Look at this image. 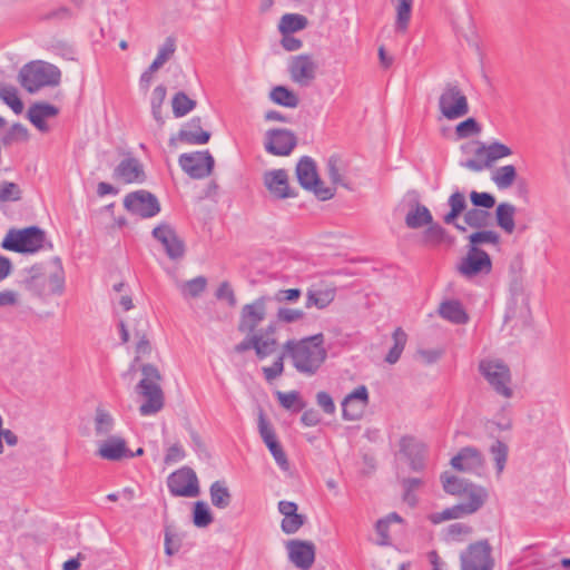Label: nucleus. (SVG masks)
I'll return each mask as SVG.
<instances>
[{
    "label": "nucleus",
    "mask_w": 570,
    "mask_h": 570,
    "mask_svg": "<svg viewBox=\"0 0 570 570\" xmlns=\"http://www.w3.org/2000/svg\"><path fill=\"white\" fill-rule=\"evenodd\" d=\"M323 333L288 340L283 350L291 358L294 368L306 376L315 375L327 358Z\"/></svg>",
    "instance_id": "1"
},
{
    "label": "nucleus",
    "mask_w": 570,
    "mask_h": 570,
    "mask_svg": "<svg viewBox=\"0 0 570 570\" xmlns=\"http://www.w3.org/2000/svg\"><path fill=\"white\" fill-rule=\"evenodd\" d=\"M55 262L58 263V267L51 274H46L45 265L41 263L24 268L26 276L21 281L24 289L41 299L49 296H61L66 288V276L61 259L56 257Z\"/></svg>",
    "instance_id": "2"
},
{
    "label": "nucleus",
    "mask_w": 570,
    "mask_h": 570,
    "mask_svg": "<svg viewBox=\"0 0 570 570\" xmlns=\"http://www.w3.org/2000/svg\"><path fill=\"white\" fill-rule=\"evenodd\" d=\"M19 80L27 92L36 94L43 87L58 86L61 81V71L52 63L36 60L21 68Z\"/></svg>",
    "instance_id": "3"
},
{
    "label": "nucleus",
    "mask_w": 570,
    "mask_h": 570,
    "mask_svg": "<svg viewBox=\"0 0 570 570\" xmlns=\"http://www.w3.org/2000/svg\"><path fill=\"white\" fill-rule=\"evenodd\" d=\"M144 379L139 381L136 390L139 394L146 397V402L139 407L141 415H150L159 412L164 406V393L157 383L161 380L158 368L150 363L141 366Z\"/></svg>",
    "instance_id": "4"
},
{
    "label": "nucleus",
    "mask_w": 570,
    "mask_h": 570,
    "mask_svg": "<svg viewBox=\"0 0 570 570\" xmlns=\"http://www.w3.org/2000/svg\"><path fill=\"white\" fill-rule=\"evenodd\" d=\"M46 233L39 226L10 229L1 242V247L19 254H35L45 247Z\"/></svg>",
    "instance_id": "5"
},
{
    "label": "nucleus",
    "mask_w": 570,
    "mask_h": 570,
    "mask_svg": "<svg viewBox=\"0 0 570 570\" xmlns=\"http://www.w3.org/2000/svg\"><path fill=\"white\" fill-rule=\"evenodd\" d=\"M296 178L307 191H312L320 200H328L334 197L335 188L324 186L316 163L309 156H303L295 168Z\"/></svg>",
    "instance_id": "6"
},
{
    "label": "nucleus",
    "mask_w": 570,
    "mask_h": 570,
    "mask_svg": "<svg viewBox=\"0 0 570 570\" xmlns=\"http://www.w3.org/2000/svg\"><path fill=\"white\" fill-rule=\"evenodd\" d=\"M479 371L498 394L504 397L512 396L513 392L509 386L511 372L505 363L499 360H484L480 362Z\"/></svg>",
    "instance_id": "7"
},
{
    "label": "nucleus",
    "mask_w": 570,
    "mask_h": 570,
    "mask_svg": "<svg viewBox=\"0 0 570 570\" xmlns=\"http://www.w3.org/2000/svg\"><path fill=\"white\" fill-rule=\"evenodd\" d=\"M441 114L449 120H454L469 112L466 96L456 83H448L439 98Z\"/></svg>",
    "instance_id": "8"
},
{
    "label": "nucleus",
    "mask_w": 570,
    "mask_h": 570,
    "mask_svg": "<svg viewBox=\"0 0 570 570\" xmlns=\"http://www.w3.org/2000/svg\"><path fill=\"white\" fill-rule=\"evenodd\" d=\"M124 207L131 215L140 218H151L160 213L158 198L146 189L131 191L125 196Z\"/></svg>",
    "instance_id": "9"
},
{
    "label": "nucleus",
    "mask_w": 570,
    "mask_h": 570,
    "mask_svg": "<svg viewBox=\"0 0 570 570\" xmlns=\"http://www.w3.org/2000/svg\"><path fill=\"white\" fill-rule=\"evenodd\" d=\"M178 164L193 179L206 178L212 175L215 168V159L209 150L181 154Z\"/></svg>",
    "instance_id": "10"
},
{
    "label": "nucleus",
    "mask_w": 570,
    "mask_h": 570,
    "mask_svg": "<svg viewBox=\"0 0 570 570\" xmlns=\"http://www.w3.org/2000/svg\"><path fill=\"white\" fill-rule=\"evenodd\" d=\"M272 298L267 295L259 296L254 302L245 304L239 314L237 330L240 333H256L258 325L265 321L267 315V303Z\"/></svg>",
    "instance_id": "11"
},
{
    "label": "nucleus",
    "mask_w": 570,
    "mask_h": 570,
    "mask_svg": "<svg viewBox=\"0 0 570 570\" xmlns=\"http://www.w3.org/2000/svg\"><path fill=\"white\" fill-rule=\"evenodd\" d=\"M167 487L173 497L194 498L199 494L197 475L189 466H183L170 473L167 478Z\"/></svg>",
    "instance_id": "12"
},
{
    "label": "nucleus",
    "mask_w": 570,
    "mask_h": 570,
    "mask_svg": "<svg viewBox=\"0 0 570 570\" xmlns=\"http://www.w3.org/2000/svg\"><path fill=\"white\" fill-rule=\"evenodd\" d=\"M461 570H492L494 562L491 558V546L488 540L471 543L461 553Z\"/></svg>",
    "instance_id": "13"
},
{
    "label": "nucleus",
    "mask_w": 570,
    "mask_h": 570,
    "mask_svg": "<svg viewBox=\"0 0 570 570\" xmlns=\"http://www.w3.org/2000/svg\"><path fill=\"white\" fill-rule=\"evenodd\" d=\"M487 498L488 493H482L481 490L476 489V492L471 493V500L468 502L446 508L442 512L432 513L429 515V520L433 524H439L445 520L459 519L464 515H470L483 507Z\"/></svg>",
    "instance_id": "14"
},
{
    "label": "nucleus",
    "mask_w": 570,
    "mask_h": 570,
    "mask_svg": "<svg viewBox=\"0 0 570 570\" xmlns=\"http://www.w3.org/2000/svg\"><path fill=\"white\" fill-rule=\"evenodd\" d=\"M297 145L296 135L286 128H273L266 131L264 147L274 156H288Z\"/></svg>",
    "instance_id": "15"
},
{
    "label": "nucleus",
    "mask_w": 570,
    "mask_h": 570,
    "mask_svg": "<svg viewBox=\"0 0 570 570\" xmlns=\"http://www.w3.org/2000/svg\"><path fill=\"white\" fill-rule=\"evenodd\" d=\"M151 235L164 246L170 259L176 261L184 257L186 252L185 243L170 224L160 223L153 229Z\"/></svg>",
    "instance_id": "16"
},
{
    "label": "nucleus",
    "mask_w": 570,
    "mask_h": 570,
    "mask_svg": "<svg viewBox=\"0 0 570 570\" xmlns=\"http://www.w3.org/2000/svg\"><path fill=\"white\" fill-rule=\"evenodd\" d=\"M264 186L271 196L276 200L295 198L298 196L296 189L291 187L286 169H272L263 176Z\"/></svg>",
    "instance_id": "17"
},
{
    "label": "nucleus",
    "mask_w": 570,
    "mask_h": 570,
    "mask_svg": "<svg viewBox=\"0 0 570 570\" xmlns=\"http://www.w3.org/2000/svg\"><path fill=\"white\" fill-rule=\"evenodd\" d=\"M286 549L289 561L301 570H309L316 556V547L312 541L293 539L287 541Z\"/></svg>",
    "instance_id": "18"
},
{
    "label": "nucleus",
    "mask_w": 570,
    "mask_h": 570,
    "mask_svg": "<svg viewBox=\"0 0 570 570\" xmlns=\"http://www.w3.org/2000/svg\"><path fill=\"white\" fill-rule=\"evenodd\" d=\"M317 65L311 55L302 53L292 57L288 65L291 79L302 87L309 86L316 78Z\"/></svg>",
    "instance_id": "19"
},
{
    "label": "nucleus",
    "mask_w": 570,
    "mask_h": 570,
    "mask_svg": "<svg viewBox=\"0 0 570 570\" xmlns=\"http://www.w3.org/2000/svg\"><path fill=\"white\" fill-rule=\"evenodd\" d=\"M460 274L471 278L479 274H489L492 271L490 255L483 249H469L458 266Z\"/></svg>",
    "instance_id": "20"
},
{
    "label": "nucleus",
    "mask_w": 570,
    "mask_h": 570,
    "mask_svg": "<svg viewBox=\"0 0 570 570\" xmlns=\"http://www.w3.org/2000/svg\"><path fill=\"white\" fill-rule=\"evenodd\" d=\"M368 404V391L365 385H360L347 394L342 402V416L346 421L361 419Z\"/></svg>",
    "instance_id": "21"
},
{
    "label": "nucleus",
    "mask_w": 570,
    "mask_h": 570,
    "mask_svg": "<svg viewBox=\"0 0 570 570\" xmlns=\"http://www.w3.org/2000/svg\"><path fill=\"white\" fill-rule=\"evenodd\" d=\"M112 178L124 184L144 183L146 174L139 159L128 156L116 166Z\"/></svg>",
    "instance_id": "22"
},
{
    "label": "nucleus",
    "mask_w": 570,
    "mask_h": 570,
    "mask_svg": "<svg viewBox=\"0 0 570 570\" xmlns=\"http://www.w3.org/2000/svg\"><path fill=\"white\" fill-rule=\"evenodd\" d=\"M212 134L202 129V118L193 117L177 134V140L187 145H205L210 140ZM176 138L169 139L170 145H175Z\"/></svg>",
    "instance_id": "23"
},
{
    "label": "nucleus",
    "mask_w": 570,
    "mask_h": 570,
    "mask_svg": "<svg viewBox=\"0 0 570 570\" xmlns=\"http://www.w3.org/2000/svg\"><path fill=\"white\" fill-rule=\"evenodd\" d=\"M451 465L458 471L478 472L483 469L484 459L476 448L464 446L451 459Z\"/></svg>",
    "instance_id": "24"
},
{
    "label": "nucleus",
    "mask_w": 570,
    "mask_h": 570,
    "mask_svg": "<svg viewBox=\"0 0 570 570\" xmlns=\"http://www.w3.org/2000/svg\"><path fill=\"white\" fill-rule=\"evenodd\" d=\"M400 452L409 460L411 470L422 471L425 468L424 445L416 442L413 436L405 435L401 438Z\"/></svg>",
    "instance_id": "25"
},
{
    "label": "nucleus",
    "mask_w": 570,
    "mask_h": 570,
    "mask_svg": "<svg viewBox=\"0 0 570 570\" xmlns=\"http://www.w3.org/2000/svg\"><path fill=\"white\" fill-rule=\"evenodd\" d=\"M407 195L413 197V204L411 205L412 208L405 216V225L411 229H419L428 224H431L433 216L426 206L420 204L417 193L412 190L409 191Z\"/></svg>",
    "instance_id": "26"
},
{
    "label": "nucleus",
    "mask_w": 570,
    "mask_h": 570,
    "mask_svg": "<svg viewBox=\"0 0 570 570\" xmlns=\"http://www.w3.org/2000/svg\"><path fill=\"white\" fill-rule=\"evenodd\" d=\"M441 481L443 490L452 495L466 494L469 497V500H471V493L476 492V489L481 490L482 493H487V490L483 487L473 484L472 482H469L465 479L455 475H450L448 474V472H444L441 475Z\"/></svg>",
    "instance_id": "27"
},
{
    "label": "nucleus",
    "mask_w": 570,
    "mask_h": 570,
    "mask_svg": "<svg viewBox=\"0 0 570 570\" xmlns=\"http://www.w3.org/2000/svg\"><path fill=\"white\" fill-rule=\"evenodd\" d=\"M59 115V108L48 102H35L28 110V119L40 131L48 130L47 118Z\"/></svg>",
    "instance_id": "28"
},
{
    "label": "nucleus",
    "mask_w": 570,
    "mask_h": 570,
    "mask_svg": "<svg viewBox=\"0 0 570 570\" xmlns=\"http://www.w3.org/2000/svg\"><path fill=\"white\" fill-rule=\"evenodd\" d=\"M426 228L422 233L419 243L422 246L435 248L439 247L443 243L452 244L454 242V237L450 236L444 227H442L439 223H434L432 220L431 224L425 225Z\"/></svg>",
    "instance_id": "29"
},
{
    "label": "nucleus",
    "mask_w": 570,
    "mask_h": 570,
    "mask_svg": "<svg viewBox=\"0 0 570 570\" xmlns=\"http://www.w3.org/2000/svg\"><path fill=\"white\" fill-rule=\"evenodd\" d=\"M99 455L109 461H119L127 455H131V451L127 448L126 441L121 438L112 436L108 439L99 449Z\"/></svg>",
    "instance_id": "30"
},
{
    "label": "nucleus",
    "mask_w": 570,
    "mask_h": 570,
    "mask_svg": "<svg viewBox=\"0 0 570 570\" xmlns=\"http://www.w3.org/2000/svg\"><path fill=\"white\" fill-rule=\"evenodd\" d=\"M439 314L442 318L456 325L466 324L469 322V315L458 299H449L441 303Z\"/></svg>",
    "instance_id": "31"
},
{
    "label": "nucleus",
    "mask_w": 570,
    "mask_h": 570,
    "mask_svg": "<svg viewBox=\"0 0 570 570\" xmlns=\"http://www.w3.org/2000/svg\"><path fill=\"white\" fill-rule=\"evenodd\" d=\"M448 205L450 206V210L443 216L445 224H454V222L468 210L465 196L458 189L450 195Z\"/></svg>",
    "instance_id": "32"
},
{
    "label": "nucleus",
    "mask_w": 570,
    "mask_h": 570,
    "mask_svg": "<svg viewBox=\"0 0 570 570\" xmlns=\"http://www.w3.org/2000/svg\"><path fill=\"white\" fill-rule=\"evenodd\" d=\"M514 214L515 207L509 203H500L495 208L497 225L507 234H512L515 229Z\"/></svg>",
    "instance_id": "33"
},
{
    "label": "nucleus",
    "mask_w": 570,
    "mask_h": 570,
    "mask_svg": "<svg viewBox=\"0 0 570 570\" xmlns=\"http://www.w3.org/2000/svg\"><path fill=\"white\" fill-rule=\"evenodd\" d=\"M308 26V19L299 13H285L278 22L281 35L295 33L304 30Z\"/></svg>",
    "instance_id": "34"
},
{
    "label": "nucleus",
    "mask_w": 570,
    "mask_h": 570,
    "mask_svg": "<svg viewBox=\"0 0 570 570\" xmlns=\"http://www.w3.org/2000/svg\"><path fill=\"white\" fill-rule=\"evenodd\" d=\"M483 153H487L485 165L491 166L493 161L512 155V149L500 141H493L489 146L482 145L475 150L476 156Z\"/></svg>",
    "instance_id": "35"
},
{
    "label": "nucleus",
    "mask_w": 570,
    "mask_h": 570,
    "mask_svg": "<svg viewBox=\"0 0 570 570\" xmlns=\"http://www.w3.org/2000/svg\"><path fill=\"white\" fill-rule=\"evenodd\" d=\"M271 100L279 106L296 108L299 104L297 95L286 86H276L269 94Z\"/></svg>",
    "instance_id": "36"
},
{
    "label": "nucleus",
    "mask_w": 570,
    "mask_h": 570,
    "mask_svg": "<svg viewBox=\"0 0 570 570\" xmlns=\"http://www.w3.org/2000/svg\"><path fill=\"white\" fill-rule=\"evenodd\" d=\"M212 504L217 509H226L232 502V494L225 481H215L209 488Z\"/></svg>",
    "instance_id": "37"
},
{
    "label": "nucleus",
    "mask_w": 570,
    "mask_h": 570,
    "mask_svg": "<svg viewBox=\"0 0 570 570\" xmlns=\"http://www.w3.org/2000/svg\"><path fill=\"white\" fill-rule=\"evenodd\" d=\"M275 395L281 406L293 413H298L306 407V402L302 399L298 391H277Z\"/></svg>",
    "instance_id": "38"
},
{
    "label": "nucleus",
    "mask_w": 570,
    "mask_h": 570,
    "mask_svg": "<svg viewBox=\"0 0 570 570\" xmlns=\"http://www.w3.org/2000/svg\"><path fill=\"white\" fill-rule=\"evenodd\" d=\"M464 223L475 229H482L491 224V213L480 208H470L463 215Z\"/></svg>",
    "instance_id": "39"
},
{
    "label": "nucleus",
    "mask_w": 570,
    "mask_h": 570,
    "mask_svg": "<svg viewBox=\"0 0 570 570\" xmlns=\"http://www.w3.org/2000/svg\"><path fill=\"white\" fill-rule=\"evenodd\" d=\"M392 338L393 346L390 348L385 356V362L389 364H395L400 360L407 341V334L403 331L402 327H396L393 332Z\"/></svg>",
    "instance_id": "40"
},
{
    "label": "nucleus",
    "mask_w": 570,
    "mask_h": 570,
    "mask_svg": "<svg viewBox=\"0 0 570 570\" xmlns=\"http://www.w3.org/2000/svg\"><path fill=\"white\" fill-rule=\"evenodd\" d=\"M196 100L189 98L184 91H178L171 99L173 114L181 118L196 108Z\"/></svg>",
    "instance_id": "41"
},
{
    "label": "nucleus",
    "mask_w": 570,
    "mask_h": 570,
    "mask_svg": "<svg viewBox=\"0 0 570 570\" xmlns=\"http://www.w3.org/2000/svg\"><path fill=\"white\" fill-rule=\"evenodd\" d=\"M469 249H481L480 246L483 244H500V235L494 230L478 229L476 232L469 235Z\"/></svg>",
    "instance_id": "42"
},
{
    "label": "nucleus",
    "mask_w": 570,
    "mask_h": 570,
    "mask_svg": "<svg viewBox=\"0 0 570 570\" xmlns=\"http://www.w3.org/2000/svg\"><path fill=\"white\" fill-rule=\"evenodd\" d=\"M517 178V169L513 165H505L499 167L492 174V180L500 189H507L511 187Z\"/></svg>",
    "instance_id": "43"
},
{
    "label": "nucleus",
    "mask_w": 570,
    "mask_h": 570,
    "mask_svg": "<svg viewBox=\"0 0 570 570\" xmlns=\"http://www.w3.org/2000/svg\"><path fill=\"white\" fill-rule=\"evenodd\" d=\"M214 521L208 504L204 501H196L193 504V523L197 528H206Z\"/></svg>",
    "instance_id": "44"
},
{
    "label": "nucleus",
    "mask_w": 570,
    "mask_h": 570,
    "mask_svg": "<svg viewBox=\"0 0 570 570\" xmlns=\"http://www.w3.org/2000/svg\"><path fill=\"white\" fill-rule=\"evenodd\" d=\"M176 50V40L174 37H167L164 45L159 48L154 61L150 63V71H157L174 55Z\"/></svg>",
    "instance_id": "45"
},
{
    "label": "nucleus",
    "mask_w": 570,
    "mask_h": 570,
    "mask_svg": "<svg viewBox=\"0 0 570 570\" xmlns=\"http://www.w3.org/2000/svg\"><path fill=\"white\" fill-rule=\"evenodd\" d=\"M413 0H399L396 6V21L395 29L397 31H405L412 13Z\"/></svg>",
    "instance_id": "46"
},
{
    "label": "nucleus",
    "mask_w": 570,
    "mask_h": 570,
    "mask_svg": "<svg viewBox=\"0 0 570 570\" xmlns=\"http://www.w3.org/2000/svg\"><path fill=\"white\" fill-rule=\"evenodd\" d=\"M0 99L8 105L17 115L23 111V102L17 95V89L12 86H0Z\"/></svg>",
    "instance_id": "47"
},
{
    "label": "nucleus",
    "mask_w": 570,
    "mask_h": 570,
    "mask_svg": "<svg viewBox=\"0 0 570 570\" xmlns=\"http://www.w3.org/2000/svg\"><path fill=\"white\" fill-rule=\"evenodd\" d=\"M258 431L267 449L275 444L276 442H278L275 430L272 426V424L267 421L263 411H261L258 415Z\"/></svg>",
    "instance_id": "48"
},
{
    "label": "nucleus",
    "mask_w": 570,
    "mask_h": 570,
    "mask_svg": "<svg viewBox=\"0 0 570 570\" xmlns=\"http://www.w3.org/2000/svg\"><path fill=\"white\" fill-rule=\"evenodd\" d=\"M207 278L205 276H197L190 281H187L181 286V294L185 297H198L206 289Z\"/></svg>",
    "instance_id": "49"
},
{
    "label": "nucleus",
    "mask_w": 570,
    "mask_h": 570,
    "mask_svg": "<svg viewBox=\"0 0 570 570\" xmlns=\"http://www.w3.org/2000/svg\"><path fill=\"white\" fill-rule=\"evenodd\" d=\"M333 301V295L324 291H308L305 306L307 308L315 306L320 309L327 307Z\"/></svg>",
    "instance_id": "50"
},
{
    "label": "nucleus",
    "mask_w": 570,
    "mask_h": 570,
    "mask_svg": "<svg viewBox=\"0 0 570 570\" xmlns=\"http://www.w3.org/2000/svg\"><path fill=\"white\" fill-rule=\"evenodd\" d=\"M22 190L18 184L3 180L0 183V203L19 202Z\"/></svg>",
    "instance_id": "51"
},
{
    "label": "nucleus",
    "mask_w": 570,
    "mask_h": 570,
    "mask_svg": "<svg viewBox=\"0 0 570 570\" xmlns=\"http://www.w3.org/2000/svg\"><path fill=\"white\" fill-rule=\"evenodd\" d=\"M29 139L28 129L20 122L13 124L10 129L3 135L2 142L9 146L16 141H27Z\"/></svg>",
    "instance_id": "52"
},
{
    "label": "nucleus",
    "mask_w": 570,
    "mask_h": 570,
    "mask_svg": "<svg viewBox=\"0 0 570 570\" xmlns=\"http://www.w3.org/2000/svg\"><path fill=\"white\" fill-rule=\"evenodd\" d=\"M305 522L306 515L295 512L283 518L281 529L286 534H294L305 524Z\"/></svg>",
    "instance_id": "53"
},
{
    "label": "nucleus",
    "mask_w": 570,
    "mask_h": 570,
    "mask_svg": "<svg viewBox=\"0 0 570 570\" xmlns=\"http://www.w3.org/2000/svg\"><path fill=\"white\" fill-rule=\"evenodd\" d=\"M482 130L481 125L473 117L466 118L459 122L455 127L458 138L463 139L480 134Z\"/></svg>",
    "instance_id": "54"
},
{
    "label": "nucleus",
    "mask_w": 570,
    "mask_h": 570,
    "mask_svg": "<svg viewBox=\"0 0 570 570\" xmlns=\"http://www.w3.org/2000/svg\"><path fill=\"white\" fill-rule=\"evenodd\" d=\"M490 452L493 455L498 473H501L503 471L507 460H508V452H509L508 445L503 441L497 440L491 445Z\"/></svg>",
    "instance_id": "55"
},
{
    "label": "nucleus",
    "mask_w": 570,
    "mask_h": 570,
    "mask_svg": "<svg viewBox=\"0 0 570 570\" xmlns=\"http://www.w3.org/2000/svg\"><path fill=\"white\" fill-rule=\"evenodd\" d=\"M470 200L474 208L491 209L495 205V197L488 191L472 190L470 193Z\"/></svg>",
    "instance_id": "56"
},
{
    "label": "nucleus",
    "mask_w": 570,
    "mask_h": 570,
    "mask_svg": "<svg viewBox=\"0 0 570 570\" xmlns=\"http://www.w3.org/2000/svg\"><path fill=\"white\" fill-rule=\"evenodd\" d=\"M114 426L112 416L105 410L98 407L96 411L95 430L98 435L108 434Z\"/></svg>",
    "instance_id": "57"
},
{
    "label": "nucleus",
    "mask_w": 570,
    "mask_h": 570,
    "mask_svg": "<svg viewBox=\"0 0 570 570\" xmlns=\"http://www.w3.org/2000/svg\"><path fill=\"white\" fill-rule=\"evenodd\" d=\"M285 356H287V354L285 351H283V353L273 362L271 366L263 367V373L266 381L272 382L283 374Z\"/></svg>",
    "instance_id": "58"
},
{
    "label": "nucleus",
    "mask_w": 570,
    "mask_h": 570,
    "mask_svg": "<svg viewBox=\"0 0 570 570\" xmlns=\"http://www.w3.org/2000/svg\"><path fill=\"white\" fill-rule=\"evenodd\" d=\"M472 532V527L465 523H452L450 524L444 534L445 541H456L460 540L461 535L470 534Z\"/></svg>",
    "instance_id": "59"
},
{
    "label": "nucleus",
    "mask_w": 570,
    "mask_h": 570,
    "mask_svg": "<svg viewBox=\"0 0 570 570\" xmlns=\"http://www.w3.org/2000/svg\"><path fill=\"white\" fill-rule=\"evenodd\" d=\"M165 553L167 556H174L181 547V539L177 533H174L170 529L165 530Z\"/></svg>",
    "instance_id": "60"
},
{
    "label": "nucleus",
    "mask_w": 570,
    "mask_h": 570,
    "mask_svg": "<svg viewBox=\"0 0 570 570\" xmlns=\"http://www.w3.org/2000/svg\"><path fill=\"white\" fill-rule=\"evenodd\" d=\"M340 158L337 156H331L327 161V174L331 179V181L334 185H342L346 188H348L347 184L343 181L342 175L340 174L338 168Z\"/></svg>",
    "instance_id": "61"
},
{
    "label": "nucleus",
    "mask_w": 570,
    "mask_h": 570,
    "mask_svg": "<svg viewBox=\"0 0 570 570\" xmlns=\"http://www.w3.org/2000/svg\"><path fill=\"white\" fill-rule=\"evenodd\" d=\"M268 451L271 452L275 462L282 470L287 471L289 469L287 455L279 441L269 446Z\"/></svg>",
    "instance_id": "62"
},
{
    "label": "nucleus",
    "mask_w": 570,
    "mask_h": 570,
    "mask_svg": "<svg viewBox=\"0 0 570 570\" xmlns=\"http://www.w3.org/2000/svg\"><path fill=\"white\" fill-rule=\"evenodd\" d=\"M304 312L301 309H294V308H287V307H281L277 311L276 317L277 321L284 322V323H294L304 317Z\"/></svg>",
    "instance_id": "63"
},
{
    "label": "nucleus",
    "mask_w": 570,
    "mask_h": 570,
    "mask_svg": "<svg viewBox=\"0 0 570 570\" xmlns=\"http://www.w3.org/2000/svg\"><path fill=\"white\" fill-rule=\"evenodd\" d=\"M215 295L217 299H225L230 307L237 304L235 293L227 281L220 283Z\"/></svg>",
    "instance_id": "64"
}]
</instances>
